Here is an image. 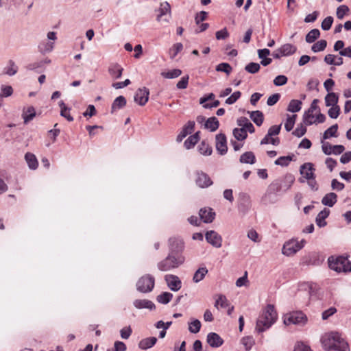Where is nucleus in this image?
Returning a JSON list of instances; mask_svg holds the SVG:
<instances>
[{"instance_id":"nucleus-1","label":"nucleus","mask_w":351,"mask_h":351,"mask_svg":"<svg viewBox=\"0 0 351 351\" xmlns=\"http://www.w3.org/2000/svg\"><path fill=\"white\" fill-rule=\"evenodd\" d=\"M320 341L325 351H350L348 343L338 332L324 333L321 337Z\"/></svg>"},{"instance_id":"nucleus-2","label":"nucleus","mask_w":351,"mask_h":351,"mask_svg":"<svg viewBox=\"0 0 351 351\" xmlns=\"http://www.w3.org/2000/svg\"><path fill=\"white\" fill-rule=\"evenodd\" d=\"M277 317L278 315L274 306L267 305L256 321V330L258 332L268 330L276 322Z\"/></svg>"},{"instance_id":"nucleus-3","label":"nucleus","mask_w":351,"mask_h":351,"mask_svg":"<svg viewBox=\"0 0 351 351\" xmlns=\"http://www.w3.org/2000/svg\"><path fill=\"white\" fill-rule=\"evenodd\" d=\"M185 261V258L183 255H172L168 254V256L160 261L158 265V269L162 271H168L173 269H176L182 265Z\"/></svg>"},{"instance_id":"nucleus-4","label":"nucleus","mask_w":351,"mask_h":351,"mask_svg":"<svg viewBox=\"0 0 351 351\" xmlns=\"http://www.w3.org/2000/svg\"><path fill=\"white\" fill-rule=\"evenodd\" d=\"M329 267L337 272H350L351 261L344 256H339L334 258L332 256L328 258Z\"/></svg>"},{"instance_id":"nucleus-5","label":"nucleus","mask_w":351,"mask_h":351,"mask_svg":"<svg viewBox=\"0 0 351 351\" xmlns=\"http://www.w3.org/2000/svg\"><path fill=\"white\" fill-rule=\"evenodd\" d=\"M306 243L304 239H302L300 241L295 239H290L283 245L282 253L287 256H293L302 249Z\"/></svg>"},{"instance_id":"nucleus-6","label":"nucleus","mask_w":351,"mask_h":351,"mask_svg":"<svg viewBox=\"0 0 351 351\" xmlns=\"http://www.w3.org/2000/svg\"><path fill=\"white\" fill-rule=\"evenodd\" d=\"M155 286V278L150 274L141 276L136 282V290L143 293L151 292Z\"/></svg>"},{"instance_id":"nucleus-7","label":"nucleus","mask_w":351,"mask_h":351,"mask_svg":"<svg viewBox=\"0 0 351 351\" xmlns=\"http://www.w3.org/2000/svg\"><path fill=\"white\" fill-rule=\"evenodd\" d=\"M307 320V317L302 311H295L285 315L284 323L285 325L304 326L306 324Z\"/></svg>"},{"instance_id":"nucleus-8","label":"nucleus","mask_w":351,"mask_h":351,"mask_svg":"<svg viewBox=\"0 0 351 351\" xmlns=\"http://www.w3.org/2000/svg\"><path fill=\"white\" fill-rule=\"evenodd\" d=\"M184 248V244L182 239L175 237L169 239V254L175 256L183 255Z\"/></svg>"},{"instance_id":"nucleus-9","label":"nucleus","mask_w":351,"mask_h":351,"mask_svg":"<svg viewBox=\"0 0 351 351\" xmlns=\"http://www.w3.org/2000/svg\"><path fill=\"white\" fill-rule=\"evenodd\" d=\"M47 36L48 40H43L38 45L39 51L42 53L51 52L54 47V41L57 39L56 33L54 32H48Z\"/></svg>"},{"instance_id":"nucleus-10","label":"nucleus","mask_w":351,"mask_h":351,"mask_svg":"<svg viewBox=\"0 0 351 351\" xmlns=\"http://www.w3.org/2000/svg\"><path fill=\"white\" fill-rule=\"evenodd\" d=\"M315 169L314 168L313 165L311 162H306L301 165L300 172L302 176V178L300 179V182H304L303 178L306 180L311 178H315Z\"/></svg>"},{"instance_id":"nucleus-11","label":"nucleus","mask_w":351,"mask_h":351,"mask_svg":"<svg viewBox=\"0 0 351 351\" xmlns=\"http://www.w3.org/2000/svg\"><path fill=\"white\" fill-rule=\"evenodd\" d=\"M322 149L326 155L335 154L339 155L345 150L344 146L341 145H332L328 142L322 141Z\"/></svg>"},{"instance_id":"nucleus-12","label":"nucleus","mask_w":351,"mask_h":351,"mask_svg":"<svg viewBox=\"0 0 351 351\" xmlns=\"http://www.w3.org/2000/svg\"><path fill=\"white\" fill-rule=\"evenodd\" d=\"M206 241L216 248H219L222 245V237L214 230L207 231L205 234Z\"/></svg>"},{"instance_id":"nucleus-13","label":"nucleus","mask_w":351,"mask_h":351,"mask_svg":"<svg viewBox=\"0 0 351 351\" xmlns=\"http://www.w3.org/2000/svg\"><path fill=\"white\" fill-rule=\"evenodd\" d=\"M215 147L217 152L221 155H224L227 153V139L224 134L220 133L216 135Z\"/></svg>"},{"instance_id":"nucleus-14","label":"nucleus","mask_w":351,"mask_h":351,"mask_svg":"<svg viewBox=\"0 0 351 351\" xmlns=\"http://www.w3.org/2000/svg\"><path fill=\"white\" fill-rule=\"evenodd\" d=\"M149 90L147 88H140L134 95V101L141 106H145L149 99Z\"/></svg>"},{"instance_id":"nucleus-15","label":"nucleus","mask_w":351,"mask_h":351,"mask_svg":"<svg viewBox=\"0 0 351 351\" xmlns=\"http://www.w3.org/2000/svg\"><path fill=\"white\" fill-rule=\"evenodd\" d=\"M165 280L167 287L173 291H178L182 287V282L176 275L167 274L165 276Z\"/></svg>"},{"instance_id":"nucleus-16","label":"nucleus","mask_w":351,"mask_h":351,"mask_svg":"<svg viewBox=\"0 0 351 351\" xmlns=\"http://www.w3.org/2000/svg\"><path fill=\"white\" fill-rule=\"evenodd\" d=\"M195 183L200 188H207L213 184V181L206 173L200 171L196 173Z\"/></svg>"},{"instance_id":"nucleus-17","label":"nucleus","mask_w":351,"mask_h":351,"mask_svg":"<svg viewBox=\"0 0 351 351\" xmlns=\"http://www.w3.org/2000/svg\"><path fill=\"white\" fill-rule=\"evenodd\" d=\"M195 122L193 121H189L183 127L181 132L177 136L176 141L181 142L187 135L191 134L195 128Z\"/></svg>"},{"instance_id":"nucleus-18","label":"nucleus","mask_w":351,"mask_h":351,"mask_svg":"<svg viewBox=\"0 0 351 351\" xmlns=\"http://www.w3.org/2000/svg\"><path fill=\"white\" fill-rule=\"evenodd\" d=\"M133 305L138 309L147 308L150 311L154 310L156 306L154 303L147 299H137L133 302Z\"/></svg>"},{"instance_id":"nucleus-19","label":"nucleus","mask_w":351,"mask_h":351,"mask_svg":"<svg viewBox=\"0 0 351 351\" xmlns=\"http://www.w3.org/2000/svg\"><path fill=\"white\" fill-rule=\"evenodd\" d=\"M199 217L204 223H211L215 219V213L210 208H202L199 213Z\"/></svg>"},{"instance_id":"nucleus-20","label":"nucleus","mask_w":351,"mask_h":351,"mask_svg":"<svg viewBox=\"0 0 351 351\" xmlns=\"http://www.w3.org/2000/svg\"><path fill=\"white\" fill-rule=\"evenodd\" d=\"M207 342L212 348H219L223 343V340L218 334L210 332L207 335Z\"/></svg>"},{"instance_id":"nucleus-21","label":"nucleus","mask_w":351,"mask_h":351,"mask_svg":"<svg viewBox=\"0 0 351 351\" xmlns=\"http://www.w3.org/2000/svg\"><path fill=\"white\" fill-rule=\"evenodd\" d=\"M123 71V67L117 63L110 64L108 68V73L114 80L119 79L122 75Z\"/></svg>"},{"instance_id":"nucleus-22","label":"nucleus","mask_w":351,"mask_h":351,"mask_svg":"<svg viewBox=\"0 0 351 351\" xmlns=\"http://www.w3.org/2000/svg\"><path fill=\"white\" fill-rule=\"evenodd\" d=\"M159 14L157 16V20L158 21H168L169 19L167 18H162L163 16L167 15V14H170L171 12V7L168 2H164L160 4V7L158 10Z\"/></svg>"},{"instance_id":"nucleus-23","label":"nucleus","mask_w":351,"mask_h":351,"mask_svg":"<svg viewBox=\"0 0 351 351\" xmlns=\"http://www.w3.org/2000/svg\"><path fill=\"white\" fill-rule=\"evenodd\" d=\"M337 202V195L331 192L326 194L322 199V204L328 207H332Z\"/></svg>"},{"instance_id":"nucleus-24","label":"nucleus","mask_w":351,"mask_h":351,"mask_svg":"<svg viewBox=\"0 0 351 351\" xmlns=\"http://www.w3.org/2000/svg\"><path fill=\"white\" fill-rule=\"evenodd\" d=\"M25 160L31 170H36L38 168V161L34 154L27 152L25 154Z\"/></svg>"},{"instance_id":"nucleus-25","label":"nucleus","mask_w":351,"mask_h":351,"mask_svg":"<svg viewBox=\"0 0 351 351\" xmlns=\"http://www.w3.org/2000/svg\"><path fill=\"white\" fill-rule=\"evenodd\" d=\"M36 117V110L33 106L24 108L23 110L22 117L24 123L27 124Z\"/></svg>"},{"instance_id":"nucleus-26","label":"nucleus","mask_w":351,"mask_h":351,"mask_svg":"<svg viewBox=\"0 0 351 351\" xmlns=\"http://www.w3.org/2000/svg\"><path fill=\"white\" fill-rule=\"evenodd\" d=\"M237 124L244 128L245 131L249 132L250 133L254 132V127L252 123L248 120L247 118L242 117L237 120Z\"/></svg>"},{"instance_id":"nucleus-27","label":"nucleus","mask_w":351,"mask_h":351,"mask_svg":"<svg viewBox=\"0 0 351 351\" xmlns=\"http://www.w3.org/2000/svg\"><path fill=\"white\" fill-rule=\"evenodd\" d=\"M157 342L156 337H152L143 339L138 343V348L141 350H147L153 347Z\"/></svg>"},{"instance_id":"nucleus-28","label":"nucleus","mask_w":351,"mask_h":351,"mask_svg":"<svg viewBox=\"0 0 351 351\" xmlns=\"http://www.w3.org/2000/svg\"><path fill=\"white\" fill-rule=\"evenodd\" d=\"M329 214L330 210L327 208H324L318 213L317 216L316 217V224L320 228L324 227L326 225L325 219L328 217Z\"/></svg>"},{"instance_id":"nucleus-29","label":"nucleus","mask_w":351,"mask_h":351,"mask_svg":"<svg viewBox=\"0 0 351 351\" xmlns=\"http://www.w3.org/2000/svg\"><path fill=\"white\" fill-rule=\"evenodd\" d=\"M126 105V99L123 96L117 97L112 104L111 113L123 108Z\"/></svg>"},{"instance_id":"nucleus-30","label":"nucleus","mask_w":351,"mask_h":351,"mask_svg":"<svg viewBox=\"0 0 351 351\" xmlns=\"http://www.w3.org/2000/svg\"><path fill=\"white\" fill-rule=\"evenodd\" d=\"M239 161L241 163L253 165L256 162V157L252 152H246L240 156Z\"/></svg>"},{"instance_id":"nucleus-31","label":"nucleus","mask_w":351,"mask_h":351,"mask_svg":"<svg viewBox=\"0 0 351 351\" xmlns=\"http://www.w3.org/2000/svg\"><path fill=\"white\" fill-rule=\"evenodd\" d=\"M199 132H195L194 134L191 135L185 141H184V147L186 149H189L195 146V145L199 140Z\"/></svg>"},{"instance_id":"nucleus-32","label":"nucleus","mask_w":351,"mask_h":351,"mask_svg":"<svg viewBox=\"0 0 351 351\" xmlns=\"http://www.w3.org/2000/svg\"><path fill=\"white\" fill-rule=\"evenodd\" d=\"M250 113V117L253 122L258 126L263 124L264 120L263 113L260 110L252 111Z\"/></svg>"},{"instance_id":"nucleus-33","label":"nucleus","mask_w":351,"mask_h":351,"mask_svg":"<svg viewBox=\"0 0 351 351\" xmlns=\"http://www.w3.org/2000/svg\"><path fill=\"white\" fill-rule=\"evenodd\" d=\"M280 48V53H282L284 56L293 55L297 51V47L290 43L284 44Z\"/></svg>"},{"instance_id":"nucleus-34","label":"nucleus","mask_w":351,"mask_h":351,"mask_svg":"<svg viewBox=\"0 0 351 351\" xmlns=\"http://www.w3.org/2000/svg\"><path fill=\"white\" fill-rule=\"evenodd\" d=\"M217 298L215 300V307L219 309L226 308L230 306V303L227 299V298L222 294L218 295Z\"/></svg>"},{"instance_id":"nucleus-35","label":"nucleus","mask_w":351,"mask_h":351,"mask_svg":"<svg viewBox=\"0 0 351 351\" xmlns=\"http://www.w3.org/2000/svg\"><path fill=\"white\" fill-rule=\"evenodd\" d=\"M219 121L215 117L208 118L204 123L205 128L209 130L211 132H215L219 128Z\"/></svg>"},{"instance_id":"nucleus-36","label":"nucleus","mask_w":351,"mask_h":351,"mask_svg":"<svg viewBox=\"0 0 351 351\" xmlns=\"http://www.w3.org/2000/svg\"><path fill=\"white\" fill-rule=\"evenodd\" d=\"M208 270L206 267L199 268L194 274L193 277V281L195 283L199 282L202 280L205 276L208 274Z\"/></svg>"},{"instance_id":"nucleus-37","label":"nucleus","mask_w":351,"mask_h":351,"mask_svg":"<svg viewBox=\"0 0 351 351\" xmlns=\"http://www.w3.org/2000/svg\"><path fill=\"white\" fill-rule=\"evenodd\" d=\"M17 71L18 66L16 65L13 60H10L8 62V64L3 69L4 73L9 76H12L14 75Z\"/></svg>"},{"instance_id":"nucleus-38","label":"nucleus","mask_w":351,"mask_h":351,"mask_svg":"<svg viewBox=\"0 0 351 351\" xmlns=\"http://www.w3.org/2000/svg\"><path fill=\"white\" fill-rule=\"evenodd\" d=\"M197 148H198L199 152L204 156H210V155H211V154L213 152L212 147L210 146V145L208 143H206L204 141H202L199 144Z\"/></svg>"},{"instance_id":"nucleus-39","label":"nucleus","mask_w":351,"mask_h":351,"mask_svg":"<svg viewBox=\"0 0 351 351\" xmlns=\"http://www.w3.org/2000/svg\"><path fill=\"white\" fill-rule=\"evenodd\" d=\"M302 104V103L300 100L292 99L290 101L287 110L290 112H298L301 110Z\"/></svg>"},{"instance_id":"nucleus-40","label":"nucleus","mask_w":351,"mask_h":351,"mask_svg":"<svg viewBox=\"0 0 351 351\" xmlns=\"http://www.w3.org/2000/svg\"><path fill=\"white\" fill-rule=\"evenodd\" d=\"M338 96L336 93H328L325 97V104L326 106H337L338 103Z\"/></svg>"},{"instance_id":"nucleus-41","label":"nucleus","mask_w":351,"mask_h":351,"mask_svg":"<svg viewBox=\"0 0 351 351\" xmlns=\"http://www.w3.org/2000/svg\"><path fill=\"white\" fill-rule=\"evenodd\" d=\"M201 326L200 321L197 319H191L189 322V330L191 333H197L200 330Z\"/></svg>"},{"instance_id":"nucleus-42","label":"nucleus","mask_w":351,"mask_h":351,"mask_svg":"<svg viewBox=\"0 0 351 351\" xmlns=\"http://www.w3.org/2000/svg\"><path fill=\"white\" fill-rule=\"evenodd\" d=\"M172 298L173 294L170 292L165 291L158 295L156 298V300L160 304H167L171 300Z\"/></svg>"},{"instance_id":"nucleus-43","label":"nucleus","mask_w":351,"mask_h":351,"mask_svg":"<svg viewBox=\"0 0 351 351\" xmlns=\"http://www.w3.org/2000/svg\"><path fill=\"white\" fill-rule=\"evenodd\" d=\"M320 36V32L318 29H311L306 36V41L308 43H314Z\"/></svg>"},{"instance_id":"nucleus-44","label":"nucleus","mask_w":351,"mask_h":351,"mask_svg":"<svg viewBox=\"0 0 351 351\" xmlns=\"http://www.w3.org/2000/svg\"><path fill=\"white\" fill-rule=\"evenodd\" d=\"M337 130H338V125L334 124L332 126H330L329 128H328L323 134V138L324 139H328L330 137H337Z\"/></svg>"},{"instance_id":"nucleus-45","label":"nucleus","mask_w":351,"mask_h":351,"mask_svg":"<svg viewBox=\"0 0 351 351\" xmlns=\"http://www.w3.org/2000/svg\"><path fill=\"white\" fill-rule=\"evenodd\" d=\"M182 74V71L179 69H175L161 73V75L166 79H173L179 77Z\"/></svg>"},{"instance_id":"nucleus-46","label":"nucleus","mask_w":351,"mask_h":351,"mask_svg":"<svg viewBox=\"0 0 351 351\" xmlns=\"http://www.w3.org/2000/svg\"><path fill=\"white\" fill-rule=\"evenodd\" d=\"M296 118H297L296 114H293V115L287 114V117L286 121L285 123V128L287 132H290L293 128Z\"/></svg>"},{"instance_id":"nucleus-47","label":"nucleus","mask_w":351,"mask_h":351,"mask_svg":"<svg viewBox=\"0 0 351 351\" xmlns=\"http://www.w3.org/2000/svg\"><path fill=\"white\" fill-rule=\"evenodd\" d=\"M183 49V45L181 43H177L174 44L172 47L169 49L170 58L174 59L176 56L180 53Z\"/></svg>"},{"instance_id":"nucleus-48","label":"nucleus","mask_w":351,"mask_h":351,"mask_svg":"<svg viewBox=\"0 0 351 351\" xmlns=\"http://www.w3.org/2000/svg\"><path fill=\"white\" fill-rule=\"evenodd\" d=\"M326 46L327 42L325 40H320L312 45L311 50L315 53L322 51Z\"/></svg>"},{"instance_id":"nucleus-49","label":"nucleus","mask_w":351,"mask_h":351,"mask_svg":"<svg viewBox=\"0 0 351 351\" xmlns=\"http://www.w3.org/2000/svg\"><path fill=\"white\" fill-rule=\"evenodd\" d=\"M233 135L238 141H243L247 137V132L244 128H235L233 130Z\"/></svg>"},{"instance_id":"nucleus-50","label":"nucleus","mask_w":351,"mask_h":351,"mask_svg":"<svg viewBox=\"0 0 351 351\" xmlns=\"http://www.w3.org/2000/svg\"><path fill=\"white\" fill-rule=\"evenodd\" d=\"M272 144L273 145H278L280 143V139L278 137L268 136V134L261 141V145Z\"/></svg>"},{"instance_id":"nucleus-51","label":"nucleus","mask_w":351,"mask_h":351,"mask_svg":"<svg viewBox=\"0 0 351 351\" xmlns=\"http://www.w3.org/2000/svg\"><path fill=\"white\" fill-rule=\"evenodd\" d=\"M241 343L244 346L245 350L249 351L254 345V340L252 337L247 336L242 338Z\"/></svg>"},{"instance_id":"nucleus-52","label":"nucleus","mask_w":351,"mask_h":351,"mask_svg":"<svg viewBox=\"0 0 351 351\" xmlns=\"http://www.w3.org/2000/svg\"><path fill=\"white\" fill-rule=\"evenodd\" d=\"M349 8L346 5H341L337 8V17L339 19H343L345 15H346L349 12Z\"/></svg>"},{"instance_id":"nucleus-53","label":"nucleus","mask_w":351,"mask_h":351,"mask_svg":"<svg viewBox=\"0 0 351 351\" xmlns=\"http://www.w3.org/2000/svg\"><path fill=\"white\" fill-rule=\"evenodd\" d=\"M260 69V64L258 63L255 62H250L247 64L245 67V71L252 74L256 73L257 72H258Z\"/></svg>"},{"instance_id":"nucleus-54","label":"nucleus","mask_w":351,"mask_h":351,"mask_svg":"<svg viewBox=\"0 0 351 351\" xmlns=\"http://www.w3.org/2000/svg\"><path fill=\"white\" fill-rule=\"evenodd\" d=\"M216 71L219 72H224L229 75L232 71V67L228 63H220L216 66Z\"/></svg>"},{"instance_id":"nucleus-55","label":"nucleus","mask_w":351,"mask_h":351,"mask_svg":"<svg viewBox=\"0 0 351 351\" xmlns=\"http://www.w3.org/2000/svg\"><path fill=\"white\" fill-rule=\"evenodd\" d=\"M291 160L292 158L291 156H280L275 161V165L282 167H287L289 165Z\"/></svg>"},{"instance_id":"nucleus-56","label":"nucleus","mask_w":351,"mask_h":351,"mask_svg":"<svg viewBox=\"0 0 351 351\" xmlns=\"http://www.w3.org/2000/svg\"><path fill=\"white\" fill-rule=\"evenodd\" d=\"M303 122L306 125H311L315 123L313 112L306 111L303 115Z\"/></svg>"},{"instance_id":"nucleus-57","label":"nucleus","mask_w":351,"mask_h":351,"mask_svg":"<svg viewBox=\"0 0 351 351\" xmlns=\"http://www.w3.org/2000/svg\"><path fill=\"white\" fill-rule=\"evenodd\" d=\"M333 18L332 16L326 17L321 24V27L323 30H329L332 25Z\"/></svg>"},{"instance_id":"nucleus-58","label":"nucleus","mask_w":351,"mask_h":351,"mask_svg":"<svg viewBox=\"0 0 351 351\" xmlns=\"http://www.w3.org/2000/svg\"><path fill=\"white\" fill-rule=\"evenodd\" d=\"M241 93L240 91L234 92L229 97L226 99V104L232 105L234 104L241 97Z\"/></svg>"},{"instance_id":"nucleus-59","label":"nucleus","mask_w":351,"mask_h":351,"mask_svg":"<svg viewBox=\"0 0 351 351\" xmlns=\"http://www.w3.org/2000/svg\"><path fill=\"white\" fill-rule=\"evenodd\" d=\"M1 93L0 95H1V97H8L12 95L13 93V88L11 86H6V85H2L1 86Z\"/></svg>"},{"instance_id":"nucleus-60","label":"nucleus","mask_w":351,"mask_h":351,"mask_svg":"<svg viewBox=\"0 0 351 351\" xmlns=\"http://www.w3.org/2000/svg\"><path fill=\"white\" fill-rule=\"evenodd\" d=\"M306 132V127L302 124H300L298 125V127L295 128V130L293 132V134L297 137H302L305 134Z\"/></svg>"},{"instance_id":"nucleus-61","label":"nucleus","mask_w":351,"mask_h":351,"mask_svg":"<svg viewBox=\"0 0 351 351\" xmlns=\"http://www.w3.org/2000/svg\"><path fill=\"white\" fill-rule=\"evenodd\" d=\"M288 81L287 77L284 75H279L274 80V84L276 86H283L287 84Z\"/></svg>"},{"instance_id":"nucleus-62","label":"nucleus","mask_w":351,"mask_h":351,"mask_svg":"<svg viewBox=\"0 0 351 351\" xmlns=\"http://www.w3.org/2000/svg\"><path fill=\"white\" fill-rule=\"evenodd\" d=\"M339 113L340 108L338 105L331 106L328 112V116L332 119H337L339 117Z\"/></svg>"},{"instance_id":"nucleus-63","label":"nucleus","mask_w":351,"mask_h":351,"mask_svg":"<svg viewBox=\"0 0 351 351\" xmlns=\"http://www.w3.org/2000/svg\"><path fill=\"white\" fill-rule=\"evenodd\" d=\"M281 130V125H274L270 127L268 130V136L274 137L277 136Z\"/></svg>"},{"instance_id":"nucleus-64","label":"nucleus","mask_w":351,"mask_h":351,"mask_svg":"<svg viewBox=\"0 0 351 351\" xmlns=\"http://www.w3.org/2000/svg\"><path fill=\"white\" fill-rule=\"evenodd\" d=\"M294 351H312L311 348L302 342H298L294 348Z\"/></svg>"}]
</instances>
